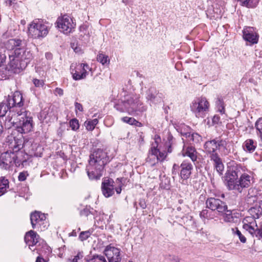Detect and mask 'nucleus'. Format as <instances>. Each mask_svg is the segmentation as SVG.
I'll return each instance as SVG.
<instances>
[{"instance_id": "29", "label": "nucleus", "mask_w": 262, "mask_h": 262, "mask_svg": "<svg viewBox=\"0 0 262 262\" xmlns=\"http://www.w3.org/2000/svg\"><path fill=\"white\" fill-rule=\"evenodd\" d=\"M239 214L227 209L224 215V220L228 223H237L239 221Z\"/></svg>"}, {"instance_id": "17", "label": "nucleus", "mask_w": 262, "mask_h": 262, "mask_svg": "<svg viewBox=\"0 0 262 262\" xmlns=\"http://www.w3.org/2000/svg\"><path fill=\"white\" fill-rule=\"evenodd\" d=\"M70 70L73 79L75 80H78L85 78L88 75V70L90 71L91 69L88 64L81 63L80 68H77V70H75V66L73 63L71 65Z\"/></svg>"}, {"instance_id": "38", "label": "nucleus", "mask_w": 262, "mask_h": 262, "mask_svg": "<svg viewBox=\"0 0 262 262\" xmlns=\"http://www.w3.org/2000/svg\"><path fill=\"white\" fill-rule=\"evenodd\" d=\"M184 135L186 137H188L190 141H192L194 142H198L201 139V136L197 133H193L190 134L187 133H185Z\"/></svg>"}, {"instance_id": "13", "label": "nucleus", "mask_w": 262, "mask_h": 262, "mask_svg": "<svg viewBox=\"0 0 262 262\" xmlns=\"http://www.w3.org/2000/svg\"><path fill=\"white\" fill-rule=\"evenodd\" d=\"M20 50H14L9 54L10 61L7 68L15 73H19L24 68H19V64L22 63V61L19 58L20 55Z\"/></svg>"}, {"instance_id": "37", "label": "nucleus", "mask_w": 262, "mask_h": 262, "mask_svg": "<svg viewBox=\"0 0 262 262\" xmlns=\"http://www.w3.org/2000/svg\"><path fill=\"white\" fill-rule=\"evenodd\" d=\"M97 60L102 65L108 64L110 63V59L108 56L102 53H99L97 56Z\"/></svg>"}, {"instance_id": "49", "label": "nucleus", "mask_w": 262, "mask_h": 262, "mask_svg": "<svg viewBox=\"0 0 262 262\" xmlns=\"http://www.w3.org/2000/svg\"><path fill=\"white\" fill-rule=\"evenodd\" d=\"M246 200L248 204L252 205L257 201V198L255 195H250L249 193Z\"/></svg>"}, {"instance_id": "41", "label": "nucleus", "mask_w": 262, "mask_h": 262, "mask_svg": "<svg viewBox=\"0 0 262 262\" xmlns=\"http://www.w3.org/2000/svg\"><path fill=\"white\" fill-rule=\"evenodd\" d=\"M255 128L257 131V135L259 136L262 139V118H259L255 124Z\"/></svg>"}, {"instance_id": "43", "label": "nucleus", "mask_w": 262, "mask_h": 262, "mask_svg": "<svg viewBox=\"0 0 262 262\" xmlns=\"http://www.w3.org/2000/svg\"><path fill=\"white\" fill-rule=\"evenodd\" d=\"M232 230L233 233L238 237L241 242L245 243L246 242V238L242 234L241 231L237 228L235 229L232 228Z\"/></svg>"}, {"instance_id": "9", "label": "nucleus", "mask_w": 262, "mask_h": 262, "mask_svg": "<svg viewBox=\"0 0 262 262\" xmlns=\"http://www.w3.org/2000/svg\"><path fill=\"white\" fill-rule=\"evenodd\" d=\"M246 170L245 166L241 164L235 162L229 163L225 176L226 184L228 189L230 187V183L233 184L238 179V175L243 174L242 172H245Z\"/></svg>"}, {"instance_id": "23", "label": "nucleus", "mask_w": 262, "mask_h": 262, "mask_svg": "<svg viewBox=\"0 0 262 262\" xmlns=\"http://www.w3.org/2000/svg\"><path fill=\"white\" fill-rule=\"evenodd\" d=\"M180 177L183 180L189 178L193 170L192 164L187 161H184L180 165Z\"/></svg>"}, {"instance_id": "19", "label": "nucleus", "mask_w": 262, "mask_h": 262, "mask_svg": "<svg viewBox=\"0 0 262 262\" xmlns=\"http://www.w3.org/2000/svg\"><path fill=\"white\" fill-rule=\"evenodd\" d=\"M104 253L107 257L109 262H120V250L119 248L112 246L111 245L107 246Z\"/></svg>"}, {"instance_id": "16", "label": "nucleus", "mask_w": 262, "mask_h": 262, "mask_svg": "<svg viewBox=\"0 0 262 262\" xmlns=\"http://www.w3.org/2000/svg\"><path fill=\"white\" fill-rule=\"evenodd\" d=\"M46 216L45 214L40 212L35 211L32 213L30 215V220L32 227L33 229L40 228L42 230V226L43 228H46Z\"/></svg>"}, {"instance_id": "3", "label": "nucleus", "mask_w": 262, "mask_h": 262, "mask_svg": "<svg viewBox=\"0 0 262 262\" xmlns=\"http://www.w3.org/2000/svg\"><path fill=\"white\" fill-rule=\"evenodd\" d=\"M124 93L120 101L114 105L117 110L134 115L137 112H144L146 110V107L140 101L139 95L132 93Z\"/></svg>"}, {"instance_id": "47", "label": "nucleus", "mask_w": 262, "mask_h": 262, "mask_svg": "<svg viewBox=\"0 0 262 262\" xmlns=\"http://www.w3.org/2000/svg\"><path fill=\"white\" fill-rule=\"evenodd\" d=\"M242 82L245 83H250L253 84H256V81L253 77H250L248 75H246L242 79Z\"/></svg>"}, {"instance_id": "21", "label": "nucleus", "mask_w": 262, "mask_h": 262, "mask_svg": "<svg viewBox=\"0 0 262 262\" xmlns=\"http://www.w3.org/2000/svg\"><path fill=\"white\" fill-rule=\"evenodd\" d=\"M163 94L159 93L154 88H151L149 89L146 93V98L150 105H151V103L157 104L161 103L163 100Z\"/></svg>"}, {"instance_id": "55", "label": "nucleus", "mask_w": 262, "mask_h": 262, "mask_svg": "<svg viewBox=\"0 0 262 262\" xmlns=\"http://www.w3.org/2000/svg\"><path fill=\"white\" fill-rule=\"evenodd\" d=\"M173 140V137L171 134H168L167 136V140L168 141V146H169L168 151V152H170L171 151V150L170 149L171 145L172 144V141Z\"/></svg>"}, {"instance_id": "18", "label": "nucleus", "mask_w": 262, "mask_h": 262, "mask_svg": "<svg viewBox=\"0 0 262 262\" xmlns=\"http://www.w3.org/2000/svg\"><path fill=\"white\" fill-rule=\"evenodd\" d=\"M7 99L9 105L11 106L12 109L14 108L15 110L14 114H17L16 110L20 111L22 108L20 107L24 104L22 94L19 92L16 91L14 93L12 96H8Z\"/></svg>"}, {"instance_id": "54", "label": "nucleus", "mask_w": 262, "mask_h": 262, "mask_svg": "<svg viewBox=\"0 0 262 262\" xmlns=\"http://www.w3.org/2000/svg\"><path fill=\"white\" fill-rule=\"evenodd\" d=\"M180 166L177 164H174L172 167V173L173 175H176L179 173V168Z\"/></svg>"}, {"instance_id": "31", "label": "nucleus", "mask_w": 262, "mask_h": 262, "mask_svg": "<svg viewBox=\"0 0 262 262\" xmlns=\"http://www.w3.org/2000/svg\"><path fill=\"white\" fill-rule=\"evenodd\" d=\"M243 147L245 150L252 152L255 149L256 144L252 139H249L244 142Z\"/></svg>"}, {"instance_id": "14", "label": "nucleus", "mask_w": 262, "mask_h": 262, "mask_svg": "<svg viewBox=\"0 0 262 262\" xmlns=\"http://www.w3.org/2000/svg\"><path fill=\"white\" fill-rule=\"evenodd\" d=\"M206 205L207 208L212 211L216 210L219 213H224L228 208L226 203L214 198H208L206 201Z\"/></svg>"}, {"instance_id": "46", "label": "nucleus", "mask_w": 262, "mask_h": 262, "mask_svg": "<svg viewBox=\"0 0 262 262\" xmlns=\"http://www.w3.org/2000/svg\"><path fill=\"white\" fill-rule=\"evenodd\" d=\"M91 234V233L90 231H82L80 233L79 238L81 241H83L87 239Z\"/></svg>"}, {"instance_id": "36", "label": "nucleus", "mask_w": 262, "mask_h": 262, "mask_svg": "<svg viewBox=\"0 0 262 262\" xmlns=\"http://www.w3.org/2000/svg\"><path fill=\"white\" fill-rule=\"evenodd\" d=\"M98 120L97 119H94L91 120H88L85 122V126L87 130H93L95 126L98 124Z\"/></svg>"}, {"instance_id": "2", "label": "nucleus", "mask_w": 262, "mask_h": 262, "mask_svg": "<svg viewBox=\"0 0 262 262\" xmlns=\"http://www.w3.org/2000/svg\"><path fill=\"white\" fill-rule=\"evenodd\" d=\"M110 161L107 153L102 149L95 150L90 156L86 172L91 180L99 179L102 176L104 166Z\"/></svg>"}, {"instance_id": "45", "label": "nucleus", "mask_w": 262, "mask_h": 262, "mask_svg": "<svg viewBox=\"0 0 262 262\" xmlns=\"http://www.w3.org/2000/svg\"><path fill=\"white\" fill-rule=\"evenodd\" d=\"M70 126L72 129L76 130L79 127V122L76 119H73L70 121Z\"/></svg>"}, {"instance_id": "25", "label": "nucleus", "mask_w": 262, "mask_h": 262, "mask_svg": "<svg viewBox=\"0 0 262 262\" xmlns=\"http://www.w3.org/2000/svg\"><path fill=\"white\" fill-rule=\"evenodd\" d=\"M208 155H209V157L210 160L213 162L214 167L217 172L220 175L222 174L224 166L222 159L220 158L219 155L216 152L208 154Z\"/></svg>"}, {"instance_id": "10", "label": "nucleus", "mask_w": 262, "mask_h": 262, "mask_svg": "<svg viewBox=\"0 0 262 262\" xmlns=\"http://www.w3.org/2000/svg\"><path fill=\"white\" fill-rule=\"evenodd\" d=\"M39 238V235L33 230L27 232L25 236L26 244L29 246L31 250L35 251L36 250L37 251L42 252L43 249H46L50 252V248L45 243H43V241L42 242V248L41 249L40 248V243Z\"/></svg>"}, {"instance_id": "42", "label": "nucleus", "mask_w": 262, "mask_h": 262, "mask_svg": "<svg viewBox=\"0 0 262 262\" xmlns=\"http://www.w3.org/2000/svg\"><path fill=\"white\" fill-rule=\"evenodd\" d=\"M83 257V253L82 251H79L76 255L74 256L73 258H69L68 262H79V260H82Z\"/></svg>"}, {"instance_id": "50", "label": "nucleus", "mask_w": 262, "mask_h": 262, "mask_svg": "<svg viewBox=\"0 0 262 262\" xmlns=\"http://www.w3.org/2000/svg\"><path fill=\"white\" fill-rule=\"evenodd\" d=\"M29 176L27 171H23L19 173L18 179L19 181H25L27 177Z\"/></svg>"}, {"instance_id": "53", "label": "nucleus", "mask_w": 262, "mask_h": 262, "mask_svg": "<svg viewBox=\"0 0 262 262\" xmlns=\"http://www.w3.org/2000/svg\"><path fill=\"white\" fill-rule=\"evenodd\" d=\"M87 28L88 27L85 25H82L80 27L79 30L80 32L81 33V35H84L89 34V32L87 30Z\"/></svg>"}, {"instance_id": "15", "label": "nucleus", "mask_w": 262, "mask_h": 262, "mask_svg": "<svg viewBox=\"0 0 262 262\" xmlns=\"http://www.w3.org/2000/svg\"><path fill=\"white\" fill-rule=\"evenodd\" d=\"M227 146V142L224 140H219L217 139L206 141L204 144L205 152L208 154L215 152L218 148H225Z\"/></svg>"}, {"instance_id": "57", "label": "nucleus", "mask_w": 262, "mask_h": 262, "mask_svg": "<svg viewBox=\"0 0 262 262\" xmlns=\"http://www.w3.org/2000/svg\"><path fill=\"white\" fill-rule=\"evenodd\" d=\"M6 56L5 54L0 52V67L2 66L5 62Z\"/></svg>"}, {"instance_id": "26", "label": "nucleus", "mask_w": 262, "mask_h": 262, "mask_svg": "<svg viewBox=\"0 0 262 262\" xmlns=\"http://www.w3.org/2000/svg\"><path fill=\"white\" fill-rule=\"evenodd\" d=\"M15 50H21V51L19 52L20 53L19 58L22 61V63L19 64V66L20 68H25L32 58V54L30 51L25 50L24 48H18Z\"/></svg>"}, {"instance_id": "12", "label": "nucleus", "mask_w": 262, "mask_h": 262, "mask_svg": "<svg viewBox=\"0 0 262 262\" xmlns=\"http://www.w3.org/2000/svg\"><path fill=\"white\" fill-rule=\"evenodd\" d=\"M56 23L58 28L64 34L72 32L76 26L72 18L67 14L59 17Z\"/></svg>"}, {"instance_id": "35", "label": "nucleus", "mask_w": 262, "mask_h": 262, "mask_svg": "<svg viewBox=\"0 0 262 262\" xmlns=\"http://www.w3.org/2000/svg\"><path fill=\"white\" fill-rule=\"evenodd\" d=\"M241 5L248 8H254L258 3V0H237Z\"/></svg>"}, {"instance_id": "44", "label": "nucleus", "mask_w": 262, "mask_h": 262, "mask_svg": "<svg viewBox=\"0 0 262 262\" xmlns=\"http://www.w3.org/2000/svg\"><path fill=\"white\" fill-rule=\"evenodd\" d=\"M121 120L125 123L130 125H136L138 122L133 118L124 117L122 118Z\"/></svg>"}, {"instance_id": "56", "label": "nucleus", "mask_w": 262, "mask_h": 262, "mask_svg": "<svg viewBox=\"0 0 262 262\" xmlns=\"http://www.w3.org/2000/svg\"><path fill=\"white\" fill-rule=\"evenodd\" d=\"M75 111L77 112L78 111L79 112H82L83 111V107L81 104L78 103V102H75Z\"/></svg>"}, {"instance_id": "4", "label": "nucleus", "mask_w": 262, "mask_h": 262, "mask_svg": "<svg viewBox=\"0 0 262 262\" xmlns=\"http://www.w3.org/2000/svg\"><path fill=\"white\" fill-rule=\"evenodd\" d=\"M17 114H14L13 119L18 120L17 129L18 132L21 134H27L32 130L33 119L31 116V113L21 108L20 111L16 110Z\"/></svg>"}, {"instance_id": "30", "label": "nucleus", "mask_w": 262, "mask_h": 262, "mask_svg": "<svg viewBox=\"0 0 262 262\" xmlns=\"http://www.w3.org/2000/svg\"><path fill=\"white\" fill-rule=\"evenodd\" d=\"M21 45V40L19 39H10L8 40L6 46L10 50H15L16 48H20Z\"/></svg>"}, {"instance_id": "40", "label": "nucleus", "mask_w": 262, "mask_h": 262, "mask_svg": "<svg viewBox=\"0 0 262 262\" xmlns=\"http://www.w3.org/2000/svg\"><path fill=\"white\" fill-rule=\"evenodd\" d=\"M216 105L218 108L219 112L221 114H224L225 113L224 103L222 98H217L216 101Z\"/></svg>"}, {"instance_id": "39", "label": "nucleus", "mask_w": 262, "mask_h": 262, "mask_svg": "<svg viewBox=\"0 0 262 262\" xmlns=\"http://www.w3.org/2000/svg\"><path fill=\"white\" fill-rule=\"evenodd\" d=\"M85 262H107L105 257L102 255H94L91 259H88Z\"/></svg>"}, {"instance_id": "1", "label": "nucleus", "mask_w": 262, "mask_h": 262, "mask_svg": "<svg viewBox=\"0 0 262 262\" xmlns=\"http://www.w3.org/2000/svg\"><path fill=\"white\" fill-rule=\"evenodd\" d=\"M8 140H12L9 144L10 149L0 155V167L5 170H10L14 166L19 167L27 161L26 154L19 150L21 141L16 142L13 137H10Z\"/></svg>"}, {"instance_id": "27", "label": "nucleus", "mask_w": 262, "mask_h": 262, "mask_svg": "<svg viewBox=\"0 0 262 262\" xmlns=\"http://www.w3.org/2000/svg\"><path fill=\"white\" fill-rule=\"evenodd\" d=\"M255 218L253 216H247L243 220V228L248 231L251 234L255 232V229L257 227Z\"/></svg>"}, {"instance_id": "22", "label": "nucleus", "mask_w": 262, "mask_h": 262, "mask_svg": "<svg viewBox=\"0 0 262 262\" xmlns=\"http://www.w3.org/2000/svg\"><path fill=\"white\" fill-rule=\"evenodd\" d=\"M8 110H9V114L8 115L9 121L11 123L14 124L16 123V119H13V117L15 110L14 108L12 110L11 106L9 105L7 99L6 101H4L0 103V117L4 116Z\"/></svg>"}, {"instance_id": "61", "label": "nucleus", "mask_w": 262, "mask_h": 262, "mask_svg": "<svg viewBox=\"0 0 262 262\" xmlns=\"http://www.w3.org/2000/svg\"><path fill=\"white\" fill-rule=\"evenodd\" d=\"M116 191L117 193L119 194L121 193V188H118L116 189Z\"/></svg>"}, {"instance_id": "48", "label": "nucleus", "mask_w": 262, "mask_h": 262, "mask_svg": "<svg viewBox=\"0 0 262 262\" xmlns=\"http://www.w3.org/2000/svg\"><path fill=\"white\" fill-rule=\"evenodd\" d=\"M52 113L51 112H50L49 108H45L43 110H42L40 113L41 117L43 118V119H47L48 117H50V115Z\"/></svg>"}, {"instance_id": "63", "label": "nucleus", "mask_w": 262, "mask_h": 262, "mask_svg": "<svg viewBox=\"0 0 262 262\" xmlns=\"http://www.w3.org/2000/svg\"><path fill=\"white\" fill-rule=\"evenodd\" d=\"M26 20L24 19H23L20 21V24L23 25H25L26 24Z\"/></svg>"}, {"instance_id": "52", "label": "nucleus", "mask_w": 262, "mask_h": 262, "mask_svg": "<svg viewBox=\"0 0 262 262\" xmlns=\"http://www.w3.org/2000/svg\"><path fill=\"white\" fill-rule=\"evenodd\" d=\"M33 82L36 87H42L44 85V82L42 80L37 79H34Z\"/></svg>"}, {"instance_id": "6", "label": "nucleus", "mask_w": 262, "mask_h": 262, "mask_svg": "<svg viewBox=\"0 0 262 262\" xmlns=\"http://www.w3.org/2000/svg\"><path fill=\"white\" fill-rule=\"evenodd\" d=\"M50 24L41 19H35L29 24L28 33L34 38H39L47 36L49 33Z\"/></svg>"}, {"instance_id": "11", "label": "nucleus", "mask_w": 262, "mask_h": 262, "mask_svg": "<svg viewBox=\"0 0 262 262\" xmlns=\"http://www.w3.org/2000/svg\"><path fill=\"white\" fill-rule=\"evenodd\" d=\"M254 183L253 177L247 173L242 174L239 179H237L233 184H230L229 190H235L241 192L243 189L250 187Z\"/></svg>"}, {"instance_id": "8", "label": "nucleus", "mask_w": 262, "mask_h": 262, "mask_svg": "<svg viewBox=\"0 0 262 262\" xmlns=\"http://www.w3.org/2000/svg\"><path fill=\"white\" fill-rule=\"evenodd\" d=\"M160 141V136H155V142L151 144V146L149 150L146 162L151 166L155 165L159 161H164L166 157V152L165 151H161L158 148V143Z\"/></svg>"}, {"instance_id": "59", "label": "nucleus", "mask_w": 262, "mask_h": 262, "mask_svg": "<svg viewBox=\"0 0 262 262\" xmlns=\"http://www.w3.org/2000/svg\"><path fill=\"white\" fill-rule=\"evenodd\" d=\"M36 262H47V261L44 258L38 256L36 258Z\"/></svg>"}, {"instance_id": "51", "label": "nucleus", "mask_w": 262, "mask_h": 262, "mask_svg": "<svg viewBox=\"0 0 262 262\" xmlns=\"http://www.w3.org/2000/svg\"><path fill=\"white\" fill-rule=\"evenodd\" d=\"M252 235H255L258 237L262 238V227L258 228L257 227L255 229V232L253 233Z\"/></svg>"}, {"instance_id": "5", "label": "nucleus", "mask_w": 262, "mask_h": 262, "mask_svg": "<svg viewBox=\"0 0 262 262\" xmlns=\"http://www.w3.org/2000/svg\"><path fill=\"white\" fill-rule=\"evenodd\" d=\"M189 107L196 118H204L209 112L210 103L205 97H196L190 102Z\"/></svg>"}, {"instance_id": "24", "label": "nucleus", "mask_w": 262, "mask_h": 262, "mask_svg": "<svg viewBox=\"0 0 262 262\" xmlns=\"http://www.w3.org/2000/svg\"><path fill=\"white\" fill-rule=\"evenodd\" d=\"M114 181L112 179L104 180L102 183V191L103 194L106 197L111 196L114 193Z\"/></svg>"}, {"instance_id": "60", "label": "nucleus", "mask_w": 262, "mask_h": 262, "mask_svg": "<svg viewBox=\"0 0 262 262\" xmlns=\"http://www.w3.org/2000/svg\"><path fill=\"white\" fill-rule=\"evenodd\" d=\"M46 57L48 59H50L52 57V54L50 53H46Z\"/></svg>"}, {"instance_id": "64", "label": "nucleus", "mask_w": 262, "mask_h": 262, "mask_svg": "<svg viewBox=\"0 0 262 262\" xmlns=\"http://www.w3.org/2000/svg\"><path fill=\"white\" fill-rule=\"evenodd\" d=\"M140 205L142 208L144 209L145 208V205L144 204H142L141 203H140Z\"/></svg>"}, {"instance_id": "62", "label": "nucleus", "mask_w": 262, "mask_h": 262, "mask_svg": "<svg viewBox=\"0 0 262 262\" xmlns=\"http://www.w3.org/2000/svg\"><path fill=\"white\" fill-rule=\"evenodd\" d=\"M62 128H61V127H60V128H59V129L58 130V135L60 134V135H62V133H61V132H62Z\"/></svg>"}, {"instance_id": "32", "label": "nucleus", "mask_w": 262, "mask_h": 262, "mask_svg": "<svg viewBox=\"0 0 262 262\" xmlns=\"http://www.w3.org/2000/svg\"><path fill=\"white\" fill-rule=\"evenodd\" d=\"M9 188L8 180L4 177H0V196L4 194Z\"/></svg>"}, {"instance_id": "28", "label": "nucleus", "mask_w": 262, "mask_h": 262, "mask_svg": "<svg viewBox=\"0 0 262 262\" xmlns=\"http://www.w3.org/2000/svg\"><path fill=\"white\" fill-rule=\"evenodd\" d=\"M183 157H188L193 162H195L198 159V152L195 148L192 146H186L184 145L181 151Z\"/></svg>"}, {"instance_id": "33", "label": "nucleus", "mask_w": 262, "mask_h": 262, "mask_svg": "<svg viewBox=\"0 0 262 262\" xmlns=\"http://www.w3.org/2000/svg\"><path fill=\"white\" fill-rule=\"evenodd\" d=\"M250 214L255 219H258L262 215V208L260 206L251 207L249 209Z\"/></svg>"}, {"instance_id": "7", "label": "nucleus", "mask_w": 262, "mask_h": 262, "mask_svg": "<svg viewBox=\"0 0 262 262\" xmlns=\"http://www.w3.org/2000/svg\"><path fill=\"white\" fill-rule=\"evenodd\" d=\"M14 139L16 142L21 141L19 150L23 151L26 154L27 160L28 155L32 157H41L43 148L37 143L34 142L33 139H24L22 138H14Z\"/></svg>"}, {"instance_id": "58", "label": "nucleus", "mask_w": 262, "mask_h": 262, "mask_svg": "<svg viewBox=\"0 0 262 262\" xmlns=\"http://www.w3.org/2000/svg\"><path fill=\"white\" fill-rule=\"evenodd\" d=\"M54 94L56 95H59V96H61L63 95V91L62 89L57 88L55 89L54 91Z\"/></svg>"}, {"instance_id": "20", "label": "nucleus", "mask_w": 262, "mask_h": 262, "mask_svg": "<svg viewBox=\"0 0 262 262\" xmlns=\"http://www.w3.org/2000/svg\"><path fill=\"white\" fill-rule=\"evenodd\" d=\"M243 38L249 42L250 45L257 43L258 40V35L254 28L247 27L243 30Z\"/></svg>"}, {"instance_id": "34", "label": "nucleus", "mask_w": 262, "mask_h": 262, "mask_svg": "<svg viewBox=\"0 0 262 262\" xmlns=\"http://www.w3.org/2000/svg\"><path fill=\"white\" fill-rule=\"evenodd\" d=\"M214 216L213 211L211 210H209L207 208L203 209L200 213V216L202 220L212 219H213Z\"/></svg>"}]
</instances>
